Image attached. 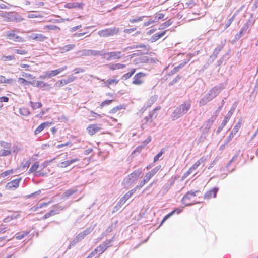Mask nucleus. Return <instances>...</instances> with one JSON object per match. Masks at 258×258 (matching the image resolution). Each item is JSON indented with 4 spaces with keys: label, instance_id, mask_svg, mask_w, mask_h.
<instances>
[{
    "label": "nucleus",
    "instance_id": "obj_1",
    "mask_svg": "<svg viewBox=\"0 0 258 258\" xmlns=\"http://www.w3.org/2000/svg\"><path fill=\"white\" fill-rule=\"evenodd\" d=\"M223 89L224 87L222 84L211 88L208 92L201 99L199 102L200 105L201 106L205 105L207 103L215 98Z\"/></svg>",
    "mask_w": 258,
    "mask_h": 258
},
{
    "label": "nucleus",
    "instance_id": "obj_2",
    "mask_svg": "<svg viewBox=\"0 0 258 258\" xmlns=\"http://www.w3.org/2000/svg\"><path fill=\"white\" fill-rule=\"evenodd\" d=\"M191 101L188 100L178 106L171 115L173 120H176L185 114L191 108Z\"/></svg>",
    "mask_w": 258,
    "mask_h": 258
},
{
    "label": "nucleus",
    "instance_id": "obj_3",
    "mask_svg": "<svg viewBox=\"0 0 258 258\" xmlns=\"http://www.w3.org/2000/svg\"><path fill=\"white\" fill-rule=\"evenodd\" d=\"M77 54L79 55L80 56H101V57H103L105 55V50H102L100 51L96 50H88V49H83L82 50L79 51L77 53Z\"/></svg>",
    "mask_w": 258,
    "mask_h": 258
},
{
    "label": "nucleus",
    "instance_id": "obj_4",
    "mask_svg": "<svg viewBox=\"0 0 258 258\" xmlns=\"http://www.w3.org/2000/svg\"><path fill=\"white\" fill-rule=\"evenodd\" d=\"M141 173V172L139 171H135L126 177L123 181V184L124 186L128 187L134 184L138 179Z\"/></svg>",
    "mask_w": 258,
    "mask_h": 258
},
{
    "label": "nucleus",
    "instance_id": "obj_5",
    "mask_svg": "<svg viewBox=\"0 0 258 258\" xmlns=\"http://www.w3.org/2000/svg\"><path fill=\"white\" fill-rule=\"evenodd\" d=\"M119 32V29L114 27L100 30L98 32V34L100 37H107L117 34Z\"/></svg>",
    "mask_w": 258,
    "mask_h": 258
},
{
    "label": "nucleus",
    "instance_id": "obj_6",
    "mask_svg": "<svg viewBox=\"0 0 258 258\" xmlns=\"http://www.w3.org/2000/svg\"><path fill=\"white\" fill-rule=\"evenodd\" d=\"M67 68V67L65 66L55 70L45 72L44 73L43 75H41L39 78L41 79H45L47 78L49 79L52 76H55L58 75L60 72L65 70Z\"/></svg>",
    "mask_w": 258,
    "mask_h": 258
},
{
    "label": "nucleus",
    "instance_id": "obj_7",
    "mask_svg": "<svg viewBox=\"0 0 258 258\" xmlns=\"http://www.w3.org/2000/svg\"><path fill=\"white\" fill-rule=\"evenodd\" d=\"M235 109V107L232 106L230 110L229 111L226 116L225 117L224 120H223L222 123L219 126L217 130V133H219L221 132V131L223 129V128L225 126L226 124L228 122L229 118L231 117V115L233 113L234 110Z\"/></svg>",
    "mask_w": 258,
    "mask_h": 258
},
{
    "label": "nucleus",
    "instance_id": "obj_8",
    "mask_svg": "<svg viewBox=\"0 0 258 258\" xmlns=\"http://www.w3.org/2000/svg\"><path fill=\"white\" fill-rule=\"evenodd\" d=\"M105 55L102 57L107 61H110L113 59H120L121 57L120 56L121 52L120 51H112L109 52H106L105 51Z\"/></svg>",
    "mask_w": 258,
    "mask_h": 258
},
{
    "label": "nucleus",
    "instance_id": "obj_9",
    "mask_svg": "<svg viewBox=\"0 0 258 258\" xmlns=\"http://www.w3.org/2000/svg\"><path fill=\"white\" fill-rule=\"evenodd\" d=\"M107 247L104 245L103 243L97 247L91 253L90 256H94L96 254H97V257L104 252L106 249Z\"/></svg>",
    "mask_w": 258,
    "mask_h": 258
},
{
    "label": "nucleus",
    "instance_id": "obj_10",
    "mask_svg": "<svg viewBox=\"0 0 258 258\" xmlns=\"http://www.w3.org/2000/svg\"><path fill=\"white\" fill-rule=\"evenodd\" d=\"M145 76V74L140 72L136 74L133 78V84L135 85H141L143 83V78Z\"/></svg>",
    "mask_w": 258,
    "mask_h": 258
},
{
    "label": "nucleus",
    "instance_id": "obj_11",
    "mask_svg": "<svg viewBox=\"0 0 258 258\" xmlns=\"http://www.w3.org/2000/svg\"><path fill=\"white\" fill-rule=\"evenodd\" d=\"M101 130V125L96 124L90 125L87 128V130L90 135L95 134L97 132L100 131Z\"/></svg>",
    "mask_w": 258,
    "mask_h": 258
},
{
    "label": "nucleus",
    "instance_id": "obj_12",
    "mask_svg": "<svg viewBox=\"0 0 258 258\" xmlns=\"http://www.w3.org/2000/svg\"><path fill=\"white\" fill-rule=\"evenodd\" d=\"M31 84L35 86L42 88L43 90H48L51 88L50 84L45 83L42 81H34L33 83H31Z\"/></svg>",
    "mask_w": 258,
    "mask_h": 258
},
{
    "label": "nucleus",
    "instance_id": "obj_13",
    "mask_svg": "<svg viewBox=\"0 0 258 258\" xmlns=\"http://www.w3.org/2000/svg\"><path fill=\"white\" fill-rule=\"evenodd\" d=\"M21 178L16 179L8 182L6 185V188L8 189H15L19 186V182Z\"/></svg>",
    "mask_w": 258,
    "mask_h": 258
},
{
    "label": "nucleus",
    "instance_id": "obj_14",
    "mask_svg": "<svg viewBox=\"0 0 258 258\" xmlns=\"http://www.w3.org/2000/svg\"><path fill=\"white\" fill-rule=\"evenodd\" d=\"M84 4L81 2H70L64 5V7L68 9L79 8L82 9Z\"/></svg>",
    "mask_w": 258,
    "mask_h": 258
},
{
    "label": "nucleus",
    "instance_id": "obj_15",
    "mask_svg": "<svg viewBox=\"0 0 258 258\" xmlns=\"http://www.w3.org/2000/svg\"><path fill=\"white\" fill-rule=\"evenodd\" d=\"M225 40L224 42H222L221 43L214 49L213 54L210 56V58H212L213 60H214L217 58L219 52L223 49L225 45Z\"/></svg>",
    "mask_w": 258,
    "mask_h": 258
},
{
    "label": "nucleus",
    "instance_id": "obj_16",
    "mask_svg": "<svg viewBox=\"0 0 258 258\" xmlns=\"http://www.w3.org/2000/svg\"><path fill=\"white\" fill-rule=\"evenodd\" d=\"M218 191V187H214L212 189L208 191L204 195L205 199H210L212 197H216L217 191Z\"/></svg>",
    "mask_w": 258,
    "mask_h": 258
},
{
    "label": "nucleus",
    "instance_id": "obj_17",
    "mask_svg": "<svg viewBox=\"0 0 258 258\" xmlns=\"http://www.w3.org/2000/svg\"><path fill=\"white\" fill-rule=\"evenodd\" d=\"M6 36L10 40H14L16 42L21 41L22 38L17 36L13 31L8 32L6 33Z\"/></svg>",
    "mask_w": 258,
    "mask_h": 258
},
{
    "label": "nucleus",
    "instance_id": "obj_18",
    "mask_svg": "<svg viewBox=\"0 0 258 258\" xmlns=\"http://www.w3.org/2000/svg\"><path fill=\"white\" fill-rule=\"evenodd\" d=\"M93 230V228L91 227H89L87 228L86 230L83 231V232L80 233L77 236L78 239L81 241L87 235L90 234L92 231Z\"/></svg>",
    "mask_w": 258,
    "mask_h": 258
},
{
    "label": "nucleus",
    "instance_id": "obj_19",
    "mask_svg": "<svg viewBox=\"0 0 258 258\" xmlns=\"http://www.w3.org/2000/svg\"><path fill=\"white\" fill-rule=\"evenodd\" d=\"M30 38L37 41L42 42L47 39V37L41 34H32Z\"/></svg>",
    "mask_w": 258,
    "mask_h": 258
},
{
    "label": "nucleus",
    "instance_id": "obj_20",
    "mask_svg": "<svg viewBox=\"0 0 258 258\" xmlns=\"http://www.w3.org/2000/svg\"><path fill=\"white\" fill-rule=\"evenodd\" d=\"M51 123L49 122H45L39 125L37 128L35 130V134L37 135L41 132L45 127L49 126L51 125Z\"/></svg>",
    "mask_w": 258,
    "mask_h": 258
},
{
    "label": "nucleus",
    "instance_id": "obj_21",
    "mask_svg": "<svg viewBox=\"0 0 258 258\" xmlns=\"http://www.w3.org/2000/svg\"><path fill=\"white\" fill-rule=\"evenodd\" d=\"M78 191L76 187H74L66 190L62 195V197L63 198H68L71 195L75 194Z\"/></svg>",
    "mask_w": 258,
    "mask_h": 258
},
{
    "label": "nucleus",
    "instance_id": "obj_22",
    "mask_svg": "<svg viewBox=\"0 0 258 258\" xmlns=\"http://www.w3.org/2000/svg\"><path fill=\"white\" fill-rule=\"evenodd\" d=\"M79 160V159L78 158H75L72 160H67L60 163V164L58 165V166L61 168L66 167L71 165V164L75 162L78 161Z\"/></svg>",
    "mask_w": 258,
    "mask_h": 258
},
{
    "label": "nucleus",
    "instance_id": "obj_23",
    "mask_svg": "<svg viewBox=\"0 0 258 258\" xmlns=\"http://www.w3.org/2000/svg\"><path fill=\"white\" fill-rule=\"evenodd\" d=\"M251 25V21L250 20L248 21L246 23H245L242 28L241 29L240 32H239L241 35H243L245 34L246 32L247 31L249 26Z\"/></svg>",
    "mask_w": 258,
    "mask_h": 258
},
{
    "label": "nucleus",
    "instance_id": "obj_24",
    "mask_svg": "<svg viewBox=\"0 0 258 258\" xmlns=\"http://www.w3.org/2000/svg\"><path fill=\"white\" fill-rule=\"evenodd\" d=\"M39 165L38 163H35L33 165H32L29 169V173H34L35 176H37L40 175L39 172H36V170L38 169Z\"/></svg>",
    "mask_w": 258,
    "mask_h": 258
},
{
    "label": "nucleus",
    "instance_id": "obj_25",
    "mask_svg": "<svg viewBox=\"0 0 258 258\" xmlns=\"http://www.w3.org/2000/svg\"><path fill=\"white\" fill-rule=\"evenodd\" d=\"M215 119V118L213 117H211L209 119L207 120V121L205 124L204 127V132H208V130L211 128V126L213 124V121Z\"/></svg>",
    "mask_w": 258,
    "mask_h": 258
},
{
    "label": "nucleus",
    "instance_id": "obj_26",
    "mask_svg": "<svg viewBox=\"0 0 258 258\" xmlns=\"http://www.w3.org/2000/svg\"><path fill=\"white\" fill-rule=\"evenodd\" d=\"M108 67L111 70H115L124 68L125 65L121 63L110 64H108Z\"/></svg>",
    "mask_w": 258,
    "mask_h": 258
},
{
    "label": "nucleus",
    "instance_id": "obj_27",
    "mask_svg": "<svg viewBox=\"0 0 258 258\" xmlns=\"http://www.w3.org/2000/svg\"><path fill=\"white\" fill-rule=\"evenodd\" d=\"M199 191L198 190L188 191L182 198V201L185 203L187 201V198H189V196L195 197L197 196V194Z\"/></svg>",
    "mask_w": 258,
    "mask_h": 258
},
{
    "label": "nucleus",
    "instance_id": "obj_28",
    "mask_svg": "<svg viewBox=\"0 0 258 258\" xmlns=\"http://www.w3.org/2000/svg\"><path fill=\"white\" fill-rule=\"evenodd\" d=\"M204 159L203 158H200L190 168V170H192L194 172L202 163L204 162Z\"/></svg>",
    "mask_w": 258,
    "mask_h": 258
},
{
    "label": "nucleus",
    "instance_id": "obj_29",
    "mask_svg": "<svg viewBox=\"0 0 258 258\" xmlns=\"http://www.w3.org/2000/svg\"><path fill=\"white\" fill-rule=\"evenodd\" d=\"M157 99V96L154 95V96H151L146 103V107L148 108V107H151L152 106V105L154 103L156 102Z\"/></svg>",
    "mask_w": 258,
    "mask_h": 258
},
{
    "label": "nucleus",
    "instance_id": "obj_30",
    "mask_svg": "<svg viewBox=\"0 0 258 258\" xmlns=\"http://www.w3.org/2000/svg\"><path fill=\"white\" fill-rule=\"evenodd\" d=\"M29 104L33 110L40 108L42 106V104L40 102H33L32 101H30Z\"/></svg>",
    "mask_w": 258,
    "mask_h": 258
},
{
    "label": "nucleus",
    "instance_id": "obj_31",
    "mask_svg": "<svg viewBox=\"0 0 258 258\" xmlns=\"http://www.w3.org/2000/svg\"><path fill=\"white\" fill-rule=\"evenodd\" d=\"M241 120H239V121L236 124V125L233 127V130L231 132V134H236L237 132L238 131L239 128L241 125Z\"/></svg>",
    "mask_w": 258,
    "mask_h": 258
},
{
    "label": "nucleus",
    "instance_id": "obj_32",
    "mask_svg": "<svg viewBox=\"0 0 258 258\" xmlns=\"http://www.w3.org/2000/svg\"><path fill=\"white\" fill-rule=\"evenodd\" d=\"M19 112L23 116H28L30 114V112L28 108H21L19 109Z\"/></svg>",
    "mask_w": 258,
    "mask_h": 258
},
{
    "label": "nucleus",
    "instance_id": "obj_33",
    "mask_svg": "<svg viewBox=\"0 0 258 258\" xmlns=\"http://www.w3.org/2000/svg\"><path fill=\"white\" fill-rule=\"evenodd\" d=\"M135 71L136 69H133L131 72L127 73L123 75L121 79L123 80H126L129 79L135 73Z\"/></svg>",
    "mask_w": 258,
    "mask_h": 258
},
{
    "label": "nucleus",
    "instance_id": "obj_34",
    "mask_svg": "<svg viewBox=\"0 0 258 258\" xmlns=\"http://www.w3.org/2000/svg\"><path fill=\"white\" fill-rule=\"evenodd\" d=\"M1 146L6 150H10L11 144L10 143L2 141L0 143Z\"/></svg>",
    "mask_w": 258,
    "mask_h": 258
},
{
    "label": "nucleus",
    "instance_id": "obj_35",
    "mask_svg": "<svg viewBox=\"0 0 258 258\" xmlns=\"http://www.w3.org/2000/svg\"><path fill=\"white\" fill-rule=\"evenodd\" d=\"M118 82V81L116 79H108L106 81L104 82V83L106 85H107L109 86V85H111L112 84H116Z\"/></svg>",
    "mask_w": 258,
    "mask_h": 258
},
{
    "label": "nucleus",
    "instance_id": "obj_36",
    "mask_svg": "<svg viewBox=\"0 0 258 258\" xmlns=\"http://www.w3.org/2000/svg\"><path fill=\"white\" fill-rule=\"evenodd\" d=\"M45 29H48L49 30H52L55 31L56 32H59L60 31V29L57 27L56 26L54 25H46L44 27Z\"/></svg>",
    "mask_w": 258,
    "mask_h": 258
},
{
    "label": "nucleus",
    "instance_id": "obj_37",
    "mask_svg": "<svg viewBox=\"0 0 258 258\" xmlns=\"http://www.w3.org/2000/svg\"><path fill=\"white\" fill-rule=\"evenodd\" d=\"M11 151L10 150L1 149L0 150V156L4 157L11 154Z\"/></svg>",
    "mask_w": 258,
    "mask_h": 258
},
{
    "label": "nucleus",
    "instance_id": "obj_38",
    "mask_svg": "<svg viewBox=\"0 0 258 258\" xmlns=\"http://www.w3.org/2000/svg\"><path fill=\"white\" fill-rule=\"evenodd\" d=\"M67 84V82H66V81L65 79H62V80H59V81H57L54 86L56 87H62V86H64L65 85Z\"/></svg>",
    "mask_w": 258,
    "mask_h": 258
},
{
    "label": "nucleus",
    "instance_id": "obj_39",
    "mask_svg": "<svg viewBox=\"0 0 258 258\" xmlns=\"http://www.w3.org/2000/svg\"><path fill=\"white\" fill-rule=\"evenodd\" d=\"M123 108L122 105H119L113 108H112L110 111H109V113L111 114H114L116 113L118 111L120 110Z\"/></svg>",
    "mask_w": 258,
    "mask_h": 258
},
{
    "label": "nucleus",
    "instance_id": "obj_40",
    "mask_svg": "<svg viewBox=\"0 0 258 258\" xmlns=\"http://www.w3.org/2000/svg\"><path fill=\"white\" fill-rule=\"evenodd\" d=\"M177 211V213H179L180 212V211H179L178 209H176L172 211L171 213H169L167 215H166L163 219L162 220V221L161 222V224L164 223L167 219H168L171 216H172L174 213H175Z\"/></svg>",
    "mask_w": 258,
    "mask_h": 258
},
{
    "label": "nucleus",
    "instance_id": "obj_41",
    "mask_svg": "<svg viewBox=\"0 0 258 258\" xmlns=\"http://www.w3.org/2000/svg\"><path fill=\"white\" fill-rule=\"evenodd\" d=\"M28 18H38L41 17V16L37 12H32V13H30L28 14Z\"/></svg>",
    "mask_w": 258,
    "mask_h": 258
},
{
    "label": "nucleus",
    "instance_id": "obj_42",
    "mask_svg": "<svg viewBox=\"0 0 258 258\" xmlns=\"http://www.w3.org/2000/svg\"><path fill=\"white\" fill-rule=\"evenodd\" d=\"M130 198L128 195L125 194L122 198H121L119 202L117 204L118 206H120L122 204H123L127 200H128Z\"/></svg>",
    "mask_w": 258,
    "mask_h": 258
},
{
    "label": "nucleus",
    "instance_id": "obj_43",
    "mask_svg": "<svg viewBox=\"0 0 258 258\" xmlns=\"http://www.w3.org/2000/svg\"><path fill=\"white\" fill-rule=\"evenodd\" d=\"M75 47V45L74 44H69V45H67L66 46H64V47H63L61 49L62 50H63V51H68L71 49H73V48H74Z\"/></svg>",
    "mask_w": 258,
    "mask_h": 258
},
{
    "label": "nucleus",
    "instance_id": "obj_44",
    "mask_svg": "<svg viewBox=\"0 0 258 258\" xmlns=\"http://www.w3.org/2000/svg\"><path fill=\"white\" fill-rule=\"evenodd\" d=\"M171 24H172V22H171L170 20H168V21L164 22V23H163L162 25H161L159 29H161L166 28L169 27V26H170Z\"/></svg>",
    "mask_w": 258,
    "mask_h": 258
},
{
    "label": "nucleus",
    "instance_id": "obj_45",
    "mask_svg": "<svg viewBox=\"0 0 258 258\" xmlns=\"http://www.w3.org/2000/svg\"><path fill=\"white\" fill-rule=\"evenodd\" d=\"M165 152V150L164 149H162L160 152L157 154L154 158V162H156V161H158L159 159V158L163 155V154Z\"/></svg>",
    "mask_w": 258,
    "mask_h": 258
},
{
    "label": "nucleus",
    "instance_id": "obj_46",
    "mask_svg": "<svg viewBox=\"0 0 258 258\" xmlns=\"http://www.w3.org/2000/svg\"><path fill=\"white\" fill-rule=\"evenodd\" d=\"M153 113H150L148 116H146L144 118L142 121L144 122L145 123L149 121H152L151 119L153 117Z\"/></svg>",
    "mask_w": 258,
    "mask_h": 258
},
{
    "label": "nucleus",
    "instance_id": "obj_47",
    "mask_svg": "<svg viewBox=\"0 0 258 258\" xmlns=\"http://www.w3.org/2000/svg\"><path fill=\"white\" fill-rule=\"evenodd\" d=\"M146 17V16H143L140 17L138 18L132 19H130V22L132 23H134L138 22L139 21H141L143 20V18Z\"/></svg>",
    "mask_w": 258,
    "mask_h": 258
},
{
    "label": "nucleus",
    "instance_id": "obj_48",
    "mask_svg": "<svg viewBox=\"0 0 258 258\" xmlns=\"http://www.w3.org/2000/svg\"><path fill=\"white\" fill-rule=\"evenodd\" d=\"M77 77L73 75H70L68 77L67 79H65L67 84L73 82L76 79Z\"/></svg>",
    "mask_w": 258,
    "mask_h": 258
},
{
    "label": "nucleus",
    "instance_id": "obj_49",
    "mask_svg": "<svg viewBox=\"0 0 258 258\" xmlns=\"http://www.w3.org/2000/svg\"><path fill=\"white\" fill-rule=\"evenodd\" d=\"M28 234V232H26L24 233H19L16 235V238L17 239L20 240L22 239L25 236L27 235Z\"/></svg>",
    "mask_w": 258,
    "mask_h": 258
},
{
    "label": "nucleus",
    "instance_id": "obj_50",
    "mask_svg": "<svg viewBox=\"0 0 258 258\" xmlns=\"http://www.w3.org/2000/svg\"><path fill=\"white\" fill-rule=\"evenodd\" d=\"M2 58L4 61L12 60L15 59L14 55L3 56Z\"/></svg>",
    "mask_w": 258,
    "mask_h": 258
},
{
    "label": "nucleus",
    "instance_id": "obj_51",
    "mask_svg": "<svg viewBox=\"0 0 258 258\" xmlns=\"http://www.w3.org/2000/svg\"><path fill=\"white\" fill-rule=\"evenodd\" d=\"M164 17V15L162 13H157L156 14V16L155 18V20L157 21L158 20L163 19Z\"/></svg>",
    "mask_w": 258,
    "mask_h": 258
},
{
    "label": "nucleus",
    "instance_id": "obj_52",
    "mask_svg": "<svg viewBox=\"0 0 258 258\" xmlns=\"http://www.w3.org/2000/svg\"><path fill=\"white\" fill-rule=\"evenodd\" d=\"M14 52L16 53L21 54V55H24L27 53V51L25 50H22V49H15Z\"/></svg>",
    "mask_w": 258,
    "mask_h": 258
},
{
    "label": "nucleus",
    "instance_id": "obj_53",
    "mask_svg": "<svg viewBox=\"0 0 258 258\" xmlns=\"http://www.w3.org/2000/svg\"><path fill=\"white\" fill-rule=\"evenodd\" d=\"M113 240L112 239L110 240H106L105 241H104L103 243L104 244V245L107 247H109L111 245V243L112 242Z\"/></svg>",
    "mask_w": 258,
    "mask_h": 258
},
{
    "label": "nucleus",
    "instance_id": "obj_54",
    "mask_svg": "<svg viewBox=\"0 0 258 258\" xmlns=\"http://www.w3.org/2000/svg\"><path fill=\"white\" fill-rule=\"evenodd\" d=\"M239 154H235L233 157V158L231 159V160L229 162L228 165H227L226 167L228 168L231 164V163L235 160H236Z\"/></svg>",
    "mask_w": 258,
    "mask_h": 258
},
{
    "label": "nucleus",
    "instance_id": "obj_55",
    "mask_svg": "<svg viewBox=\"0 0 258 258\" xmlns=\"http://www.w3.org/2000/svg\"><path fill=\"white\" fill-rule=\"evenodd\" d=\"M154 175L151 173L149 171L148 173H147L144 176V178L145 180L148 181Z\"/></svg>",
    "mask_w": 258,
    "mask_h": 258
},
{
    "label": "nucleus",
    "instance_id": "obj_56",
    "mask_svg": "<svg viewBox=\"0 0 258 258\" xmlns=\"http://www.w3.org/2000/svg\"><path fill=\"white\" fill-rule=\"evenodd\" d=\"M136 30V28H133L131 29H125L123 30V32L126 33H131Z\"/></svg>",
    "mask_w": 258,
    "mask_h": 258
},
{
    "label": "nucleus",
    "instance_id": "obj_57",
    "mask_svg": "<svg viewBox=\"0 0 258 258\" xmlns=\"http://www.w3.org/2000/svg\"><path fill=\"white\" fill-rule=\"evenodd\" d=\"M75 74H78L80 73H83L85 72V70L83 68H76L74 70Z\"/></svg>",
    "mask_w": 258,
    "mask_h": 258
},
{
    "label": "nucleus",
    "instance_id": "obj_58",
    "mask_svg": "<svg viewBox=\"0 0 258 258\" xmlns=\"http://www.w3.org/2000/svg\"><path fill=\"white\" fill-rule=\"evenodd\" d=\"M12 173H13L12 170H7V171H6L4 172L3 173H2V176L3 177H6Z\"/></svg>",
    "mask_w": 258,
    "mask_h": 258
},
{
    "label": "nucleus",
    "instance_id": "obj_59",
    "mask_svg": "<svg viewBox=\"0 0 258 258\" xmlns=\"http://www.w3.org/2000/svg\"><path fill=\"white\" fill-rule=\"evenodd\" d=\"M186 64V62H184L183 63H180L179 65H178L177 67H176L174 68V70H175V71H178L179 69L183 67L185 64Z\"/></svg>",
    "mask_w": 258,
    "mask_h": 258
},
{
    "label": "nucleus",
    "instance_id": "obj_60",
    "mask_svg": "<svg viewBox=\"0 0 258 258\" xmlns=\"http://www.w3.org/2000/svg\"><path fill=\"white\" fill-rule=\"evenodd\" d=\"M138 188V186L136 187L135 188L129 191L127 193H126V195H128V197L130 198L132 195H133L135 191L137 188Z\"/></svg>",
    "mask_w": 258,
    "mask_h": 258
},
{
    "label": "nucleus",
    "instance_id": "obj_61",
    "mask_svg": "<svg viewBox=\"0 0 258 258\" xmlns=\"http://www.w3.org/2000/svg\"><path fill=\"white\" fill-rule=\"evenodd\" d=\"M232 21H233L232 18H230L227 20V21L226 22V23L225 24V29L227 28L231 25Z\"/></svg>",
    "mask_w": 258,
    "mask_h": 258
},
{
    "label": "nucleus",
    "instance_id": "obj_62",
    "mask_svg": "<svg viewBox=\"0 0 258 258\" xmlns=\"http://www.w3.org/2000/svg\"><path fill=\"white\" fill-rule=\"evenodd\" d=\"M158 39L159 38L157 36L156 34H155L151 37L150 40L152 42H154L157 41Z\"/></svg>",
    "mask_w": 258,
    "mask_h": 258
},
{
    "label": "nucleus",
    "instance_id": "obj_63",
    "mask_svg": "<svg viewBox=\"0 0 258 258\" xmlns=\"http://www.w3.org/2000/svg\"><path fill=\"white\" fill-rule=\"evenodd\" d=\"M41 194V191L40 190H38L32 194H30L28 196V198H31V197H34L35 196H37V195H39Z\"/></svg>",
    "mask_w": 258,
    "mask_h": 258
},
{
    "label": "nucleus",
    "instance_id": "obj_64",
    "mask_svg": "<svg viewBox=\"0 0 258 258\" xmlns=\"http://www.w3.org/2000/svg\"><path fill=\"white\" fill-rule=\"evenodd\" d=\"M20 67L22 68H23L26 71H28L29 70V68H30V66L28 65V64H20Z\"/></svg>",
    "mask_w": 258,
    "mask_h": 258
}]
</instances>
